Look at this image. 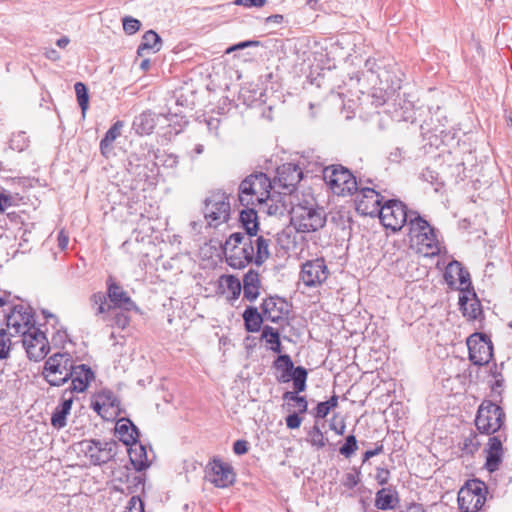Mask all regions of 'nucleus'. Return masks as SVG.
<instances>
[{
	"label": "nucleus",
	"instance_id": "obj_13",
	"mask_svg": "<svg viewBox=\"0 0 512 512\" xmlns=\"http://www.w3.org/2000/svg\"><path fill=\"white\" fill-rule=\"evenodd\" d=\"M469 359L475 365H485L492 358V343L484 335L474 333L467 339Z\"/></svg>",
	"mask_w": 512,
	"mask_h": 512
},
{
	"label": "nucleus",
	"instance_id": "obj_28",
	"mask_svg": "<svg viewBox=\"0 0 512 512\" xmlns=\"http://www.w3.org/2000/svg\"><path fill=\"white\" fill-rule=\"evenodd\" d=\"M240 222L246 231L245 237H255L259 230V223L255 207L249 206L240 212Z\"/></svg>",
	"mask_w": 512,
	"mask_h": 512
},
{
	"label": "nucleus",
	"instance_id": "obj_50",
	"mask_svg": "<svg viewBox=\"0 0 512 512\" xmlns=\"http://www.w3.org/2000/svg\"><path fill=\"white\" fill-rule=\"evenodd\" d=\"M457 283H459V289L461 291L460 294L466 293L471 294L472 291L469 290L471 286L470 275L466 270H463L460 276L457 278Z\"/></svg>",
	"mask_w": 512,
	"mask_h": 512
},
{
	"label": "nucleus",
	"instance_id": "obj_48",
	"mask_svg": "<svg viewBox=\"0 0 512 512\" xmlns=\"http://www.w3.org/2000/svg\"><path fill=\"white\" fill-rule=\"evenodd\" d=\"M275 366L286 373H290L294 369V364L287 354L279 355L275 361Z\"/></svg>",
	"mask_w": 512,
	"mask_h": 512
},
{
	"label": "nucleus",
	"instance_id": "obj_42",
	"mask_svg": "<svg viewBox=\"0 0 512 512\" xmlns=\"http://www.w3.org/2000/svg\"><path fill=\"white\" fill-rule=\"evenodd\" d=\"M76 97L78 104L82 110V114L85 115L86 110L88 109L89 104V96H88V90L84 83L77 82L74 85Z\"/></svg>",
	"mask_w": 512,
	"mask_h": 512
},
{
	"label": "nucleus",
	"instance_id": "obj_25",
	"mask_svg": "<svg viewBox=\"0 0 512 512\" xmlns=\"http://www.w3.org/2000/svg\"><path fill=\"white\" fill-rule=\"evenodd\" d=\"M117 437L126 446H133L137 442L139 432L136 426L129 420L122 418L117 421L115 426Z\"/></svg>",
	"mask_w": 512,
	"mask_h": 512
},
{
	"label": "nucleus",
	"instance_id": "obj_62",
	"mask_svg": "<svg viewBox=\"0 0 512 512\" xmlns=\"http://www.w3.org/2000/svg\"><path fill=\"white\" fill-rule=\"evenodd\" d=\"M298 392L287 391L283 394L284 400L295 401L296 403L301 399L302 396L297 395Z\"/></svg>",
	"mask_w": 512,
	"mask_h": 512
},
{
	"label": "nucleus",
	"instance_id": "obj_14",
	"mask_svg": "<svg viewBox=\"0 0 512 512\" xmlns=\"http://www.w3.org/2000/svg\"><path fill=\"white\" fill-rule=\"evenodd\" d=\"M8 329H13L16 334L22 335L30 327H35L34 316L29 306L24 304L14 305L6 316Z\"/></svg>",
	"mask_w": 512,
	"mask_h": 512
},
{
	"label": "nucleus",
	"instance_id": "obj_33",
	"mask_svg": "<svg viewBox=\"0 0 512 512\" xmlns=\"http://www.w3.org/2000/svg\"><path fill=\"white\" fill-rule=\"evenodd\" d=\"M161 49V38L153 30L145 32L142 37V42L137 49V54L143 56L144 51L151 50L153 53L158 52Z\"/></svg>",
	"mask_w": 512,
	"mask_h": 512
},
{
	"label": "nucleus",
	"instance_id": "obj_21",
	"mask_svg": "<svg viewBox=\"0 0 512 512\" xmlns=\"http://www.w3.org/2000/svg\"><path fill=\"white\" fill-rule=\"evenodd\" d=\"M486 453V469L489 472L498 470L503 456L502 441L499 436H493L489 438Z\"/></svg>",
	"mask_w": 512,
	"mask_h": 512
},
{
	"label": "nucleus",
	"instance_id": "obj_29",
	"mask_svg": "<svg viewBox=\"0 0 512 512\" xmlns=\"http://www.w3.org/2000/svg\"><path fill=\"white\" fill-rule=\"evenodd\" d=\"M260 279L258 272L249 270L243 278V294L249 301H254L259 295Z\"/></svg>",
	"mask_w": 512,
	"mask_h": 512
},
{
	"label": "nucleus",
	"instance_id": "obj_51",
	"mask_svg": "<svg viewBox=\"0 0 512 512\" xmlns=\"http://www.w3.org/2000/svg\"><path fill=\"white\" fill-rule=\"evenodd\" d=\"M288 374L292 378L293 381H298V380L306 381L307 380V370L302 366L294 367V369Z\"/></svg>",
	"mask_w": 512,
	"mask_h": 512
},
{
	"label": "nucleus",
	"instance_id": "obj_47",
	"mask_svg": "<svg viewBox=\"0 0 512 512\" xmlns=\"http://www.w3.org/2000/svg\"><path fill=\"white\" fill-rule=\"evenodd\" d=\"M480 441L477 438V435L470 434L466 437L462 444V450L467 454L475 453L480 447Z\"/></svg>",
	"mask_w": 512,
	"mask_h": 512
},
{
	"label": "nucleus",
	"instance_id": "obj_31",
	"mask_svg": "<svg viewBox=\"0 0 512 512\" xmlns=\"http://www.w3.org/2000/svg\"><path fill=\"white\" fill-rule=\"evenodd\" d=\"M252 242L255 255L253 262L260 266L270 257L269 247L271 240L262 235L258 236L256 234L255 237H252Z\"/></svg>",
	"mask_w": 512,
	"mask_h": 512
},
{
	"label": "nucleus",
	"instance_id": "obj_52",
	"mask_svg": "<svg viewBox=\"0 0 512 512\" xmlns=\"http://www.w3.org/2000/svg\"><path fill=\"white\" fill-rule=\"evenodd\" d=\"M267 3V0H235L234 4L243 6L245 8L251 7H263Z\"/></svg>",
	"mask_w": 512,
	"mask_h": 512
},
{
	"label": "nucleus",
	"instance_id": "obj_43",
	"mask_svg": "<svg viewBox=\"0 0 512 512\" xmlns=\"http://www.w3.org/2000/svg\"><path fill=\"white\" fill-rule=\"evenodd\" d=\"M365 68H366L367 72L377 75V79H378L380 85H382L383 82L388 83V81H389L388 72L384 69H381V67L377 64L376 60L368 59L365 62Z\"/></svg>",
	"mask_w": 512,
	"mask_h": 512
},
{
	"label": "nucleus",
	"instance_id": "obj_40",
	"mask_svg": "<svg viewBox=\"0 0 512 512\" xmlns=\"http://www.w3.org/2000/svg\"><path fill=\"white\" fill-rule=\"evenodd\" d=\"M464 268L462 267L461 263L458 261H452L450 262L444 273V278L446 282L450 286H454L457 283V278L460 276Z\"/></svg>",
	"mask_w": 512,
	"mask_h": 512
},
{
	"label": "nucleus",
	"instance_id": "obj_34",
	"mask_svg": "<svg viewBox=\"0 0 512 512\" xmlns=\"http://www.w3.org/2000/svg\"><path fill=\"white\" fill-rule=\"evenodd\" d=\"M122 126V122L117 121L106 132L105 136L100 142V150L102 155L107 157L108 154L111 152L112 144L120 136Z\"/></svg>",
	"mask_w": 512,
	"mask_h": 512
},
{
	"label": "nucleus",
	"instance_id": "obj_19",
	"mask_svg": "<svg viewBox=\"0 0 512 512\" xmlns=\"http://www.w3.org/2000/svg\"><path fill=\"white\" fill-rule=\"evenodd\" d=\"M94 378V374L90 367L85 364L74 365L72 363V375L69 380H71V385L66 391L74 392H84L90 381Z\"/></svg>",
	"mask_w": 512,
	"mask_h": 512
},
{
	"label": "nucleus",
	"instance_id": "obj_45",
	"mask_svg": "<svg viewBox=\"0 0 512 512\" xmlns=\"http://www.w3.org/2000/svg\"><path fill=\"white\" fill-rule=\"evenodd\" d=\"M221 284L231 291L233 296H238L241 292V283L238 278L233 275L221 277Z\"/></svg>",
	"mask_w": 512,
	"mask_h": 512
},
{
	"label": "nucleus",
	"instance_id": "obj_4",
	"mask_svg": "<svg viewBox=\"0 0 512 512\" xmlns=\"http://www.w3.org/2000/svg\"><path fill=\"white\" fill-rule=\"evenodd\" d=\"M115 441H101L94 439L83 440L76 445V451L83 455L90 464L102 465L109 462L117 454Z\"/></svg>",
	"mask_w": 512,
	"mask_h": 512
},
{
	"label": "nucleus",
	"instance_id": "obj_20",
	"mask_svg": "<svg viewBox=\"0 0 512 512\" xmlns=\"http://www.w3.org/2000/svg\"><path fill=\"white\" fill-rule=\"evenodd\" d=\"M286 302L280 298L270 297L262 303V315L267 321L278 323L287 314Z\"/></svg>",
	"mask_w": 512,
	"mask_h": 512
},
{
	"label": "nucleus",
	"instance_id": "obj_17",
	"mask_svg": "<svg viewBox=\"0 0 512 512\" xmlns=\"http://www.w3.org/2000/svg\"><path fill=\"white\" fill-rule=\"evenodd\" d=\"M107 296L111 302V306L114 309H122L125 311H131L136 309L134 301L130 298L128 293L114 280L112 276H109L107 281Z\"/></svg>",
	"mask_w": 512,
	"mask_h": 512
},
{
	"label": "nucleus",
	"instance_id": "obj_63",
	"mask_svg": "<svg viewBox=\"0 0 512 512\" xmlns=\"http://www.w3.org/2000/svg\"><path fill=\"white\" fill-rule=\"evenodd\" d=\"M10 203V196L0 194V214L5 211L6 206Z\"/></svg>",
	"mask_w": 512,
	"mask_h": 512
},
{
	"label": "nucleus",
	"instance_id": "obj_16",
	"mask_svg": "<svg viewBox=\"0 0 512 512\" xmlns=\"http://www.w3.org/2000/svg\"><path fill=\"white\" fill-rule=\"evenodd\" d=\"M303 177L302 170L295 164L286 163L277 169L275 183L283 189V193H292Z\"/></svg>",
	"mask_w": 512,
	"mask_h": 512
},
{
	"label": "nucleus",
	"instance_id": "obj_22",
	"mask_svg": "<svg viewBox=\"0 0 512 512\" xmlns=\"http://www.w3.org/2000/svg\"><path fill=\"white\" fill-rule=\"evenodd\" d=\"M92 408L100 416L106 417L110 410L115 411L118 408V400L112 391L104 389L95 395Z\"/></svg>",
	"mask_w": 512,
	"mask_h": 512
},
{
	"label": "nucleus",
	"instance_id": "obj_57",
	"mask_svg": "<svg viewBox=\"0 0 512 512\" xmlns=\"http://www.w3.org/2000/svg\"><path fill=\"white\" fill-rule=\"evenodd\" d=\"M233 451L237 455H243L248 451V442L245 440H237L233 444Z\"/></svg>",
	"mask_w": 512,
	"mask_h": 512
},
{
	"label": "nucleus",
	"instance_id": "obj_41",
	"mask_svg": "<svg viewBox=\"0 0 512 512\" xmlns=\"http://www.w3.org/2000/svg\"><path fill=\"white\" fill-rule=\"evenodd\" d=\"M307 441L316 449H321L326 446L328 439L317 425H314L308 432Z\"/></svg>",
	"mask_w": 512,
	"mask_h": 512
},
{
	"label": "nucleus",
	"instance_id": "obj_26",
	"mask_svg": "<svg viewBox=\"0 0 512 512\" xmlns=\"http://www.w3.org/2000/svg\"><path fill=\"white\" fill-rule=\"evenodd\" d=\"M459 305L463 315L469 320H476L482 314L481 304L474 292L460 294Z\"/></svg>",
	"mask_w": 512,
	"mask_h": 512
},
{
	"label": "nucleus",
	"instance_id": "obj_10",
	"mask_svg": "<svg viewBox=\"0 0 512 512\" xmlns=\"http://www.w3.org/2000/svg\"><path fill=\"white\" fill-rule=\"evenodd\" d=\"M486 486L481 481L467 483L458 492V504L462 512H477L485 503Z\"/></svg>",
	"mask_w": 512,
	"mask_h": 512
},
{
	"label": "nucleus",
	"instance_id": "obj_46",
	"mask_svg": "<svg viewBox=\"0 0 512 512\" xmlns=\"http://www.w3.org/2000/svg\"><path fill=\"white\" fill-rule=\"evenodd\" d=\"M358 449L357 440L354 435H349L345 439V443L340 447L339 452L346 458L351 457L352 454Z\"/></svg>",
	"mask_w": 512,
	"mask_h": 512
},
{
	"label": "nucleus",
	"instance_id": "obj_54",
	"mask_svg": "<svg viewBox=\"0 0 512 512\" xmlns=\"http://www.w3.org/2000/svg\"><path fill=\"white\" fill-rule=\"evenodd\" d=\"M126 512H144L143 504H142L141 500L139 498L133 496L129 500V505L127 507Z\"/></svg>",
	"mask_w": 512,
	"mask_h": 512
},
{
	"label": "nucleus",
	"instance_id": "obj_60",
	"mask_svg": "<svg viewBox=\"0 0 512 512\" xmlns=\"http://www.w3.org/2000/svg\"><path fill=\"white\" fill-rule=\"evenodd\" d=\"M69 237L64 231H60L58 235V245L61 250H65L68 246Z\"/></svg>",
	"mask_w": 512,
	"mask_h": 512
},
{
	"label": "nucleus",
	"instance_id": "obj_49",
	"mask_svg": "<svg viewBox=\"0 0 512 512\" xmlns=\"http://www.w3.org/2000/svg\"><path fill=\"white\" fill-rule=\"evenodd\" d=\"M140 26V21L133 17L127 16L123 18V29L129 35L136 33L140 29Z\"/></svg>",
	"mask_w": 512,
	"mask_h": 512
},
{
	"label": "nucleus",
	"instance_id": "obj_30",
	"mask_svg": "<svg viewBox=\"0 0 512 512\" xmlns=\"http://www.w3.org/2000/svg\"><path fill=\"white\" fill-rule=\"evenodd\" d=\"M409 227V238L413 244L419 237L426 232L430 224L423 219L418 212L410 211V219L407 222Z\"/></svg>",
	"mask_w": 512,
	"mask_h": 512
},
{
	"label": "nucleus",
	"instance_id": "obj_18",
	"mask_svg": "<svg viewBox=\"0 0 512 512\" xmlns=\"http://www.w3.org/2000/svg\"><path fill=\"white\" fill-rule=\"evenodd\" d=\"M207 478L216 487L226 488L233 484L234 473L229 464L223 463L219 460H214L210 463Z\"/></svg>",
	"mask_w": 512,
	"mask_h": 512
},
{
	"label": "nucleus",
	"instance_id": "obj_53",
	"mask_svg": "<svg viewBox=\"0 0 512 512\" xmlns=\"http://www.w3.org/2000/svg\"><path fill=\"white\" fill-rule=\"evenodd\" d=\"M302 423V418L297 413L290 414L286 417V425L289 429H297Z\"/></svg>",
	"mask_w": 512,
	"mask_h": 512
},
{
	"label": "nucleus",
	"instance_id": "obj_37",
	"mask_svg": "<svg viewBox=\"0 0 512 512\" xmlns=\"http://www.w3.org/2000/svg\"><path fill=\"white\" fill-rule=\"evenodd\" d=\"M263 315H261L256 308L248 307L243 313L245 328L248 332H258L263 322Z\"/></svg>",
	"mask_w": 512,
	"mask_h": 512
},
{
	"label": "nucleus",
	"instance_id": "obj_12",
	"mask_svg": "<svg viewBox=\"0 0 512 512\" xmlns=\"http://www.w3.org/2000/svg\"><path fill=\"white\" fill-rule=\"evenodd\" d=\"M329 270L323 258L308 260L302 264L300 279L309 288L321 286L328 278Z\"/></svg>",
	"mask_w": 512,
	"mask_h": 512
},
{
	"label": "nucleus",
	"instance_id": "obj_44",
	"mask_svg": "<svg viewBox=\"0 0 512 512\" xmlns=\"http://www.w3.org/2000/svg\"><path fill=\"white\" fill-rule=\"evenodd\" d=\"M10 336L5 329H0V359H7L10 355L12 348Z\"/></svg>",
	"mask_w": 512,
	"mask_h": 512
},
{
	"label": "nucleus",
	"instance_id": "obj_1",
	"mask_svg": "<svg viewBox=\"0 0 512 512\" xmlns=\"http://www.w3.org/2000/svg\"><path fill=\"white\" fill-rule=\"evenodd\" d=\"M271 189L272 183L266 174H251L239 185V202L244 207L267 205L271 200Z\"/></svg>",
	"mask_w": 512,
	"mask_h": 512
},
{
	"label": "nucleus",
	"instance_id": "obj_59",
	"mask_svg": "<svg viewBox=\"0 0 512 512\" xmlns=\"http://www.w3.org/2000/svg\"><path fill=\"white\" fill-rule=\"evenodd\" d=\"M383 450V446L380 445V446H377L375 449L373 450H368L366 451L364 454H363V462H366L368 461L370 458L380 454Z\"/></svg>",
	"mask_w": 512,
	"mask_h": 512
},
{
	"label": "nucleus",
	"instance_id": "obj_15",
	"mask_svg": "<svg viewBox=\"0 0 512 512\" xmlns=\"http://www.w3.org/2000/svg\"><path fill=\"white\" fill-rule=\"evenodd\" d=\"M383 197L373 188H362L355 198L356 210L365 216H379Z\"/></svg>",
	"mask_w": 512,
	"mask_h": 512
},
{
	"label": "nucleus",
	"instance_id": "obj_38",
	"mask_svg": "<svg viewBox=\"0 0 512 512\" xmlns=\"http://www.w3.org/2000/svg\"><path fill=\"white\" fill-rule=\"evenodd\" d=\"M396 493L389 488H382L376 493L375 506L381 510L394 508V502H397Z\"/></svg>",
	"mask_w": 512,
	"mask_h": 512
},
{
	"label": "nucleus",
	"instance_id": "obj_6",
	"mask_svg": "<svg viewBox=\"0 0 512 512\" xmlns=\"http://www.w3.org/2000/svg\"><path fill=\"white\" fill-rule=\"evenodd\" d=\"M72 363L70 354L56 353L46 360L42 375L49 385L61 386L71 378Z\"/></svg>",
	"mask_w": 512,
	"mask_h": 512
},
{
	"label": "nucleus",
	"instance_id": "obj_23",
	"mask_svg": "<svg viewBox=\"0 0 512 512\" xmlns=\"http://www.w3.org/2000/svg\"><path fill=\"white\" fill-rule=\"evenodd\" d=\"M73 403V394L71 391L64 390L61 397V403L55 408L52 417L51 424L55 428H63L66 426V417L70 413Z\"/></svg>",
	"mask_w": 512,
	"mask_h": 512
},
{
	"label": "nucleus",
	"instance_id": "obj_27",
	"mask_svg": "<svg viewBox=\"0 0 512 512\" xmlns=\"http://www.w3.org/2000/svg\"><path fill=\"white\" fill-rule=\"evenodd\" d=\"M158 122V116L150 111L141 113L135 118L133 126L140 135H149L153 132Z\"/></svg>",
	"mask_w": 512,
	"mask_h": 512
},
{
	"label": "nucleus",
	"instance_id": "obj_64",
	"mask_svg": "<svg viewBox=\"0 0 512 512\" xmlns=\"http://www.w3.org/2000/svg\"><path fill=\"white\" fill-rule=\"evenodd\" d=\"M406 512H425V511H424V508H423V506L421 504L411 503L407 507Z\"/></svg>",
	"mask_w": 512,
	"mask_h": 512
},
{
	"label": "nucleus",
	"instance_id": "obj_24",
	"mask_svg": "<svg viewBox=\"0 0 512 512\" xmlns=\"http://www.w3.org/2000/svg\"><path fill=\"white\" fill-rule=\"evenodd\" d=\"M413 245L418 247L419 252L426 256H433L440 252V244L434 228L429 226L425 233L417 239Z\"/></svg>",
	"mask_w": 512,
	"mask_h": 512
},
{
	"label": "nucleus",
	"instance_id": "obj_56",
	"mask_svg": "<svg viewBox=\"0 0 512 512\" xmlns=\"http://www.w3.org/2000/svg\"><path fill=\"white\" fill-rule=\"evenodd\" d=\"M389 476H390V472L389 470H387L386 468H377V473H376V480L378 482V484L380 485H385L388 483V480H389Z\"/></svg>",
	"mask_w": 512,
	"mask_h": 512
},
{
	"label": "nucleus",
	"instance_id": "obj_8",
	"mask_svg": "<svg viewBox=\"0 0 512 512\" xmlns=\"http://www.w3.org/2000/svg\"><path fill=\"white\" fill-rule=\"evenodd\" d=\"M503 409L491 401H484L478 408L475 425L484 434L491 435L503 425Z\"/></svg>",
	"mask_w": 512,
	"mask_h": 512
},
{
	"label": "nucleus",
	"instance_id": "obj_35",
	"mask_svg": "<svg viewBox=\"0 0 512 512\" xmlns=\"http://www.w3.org/2000/svg\"><path fill=\"white\" fill-rule=\"evenodd\" d=\"M127 312L128 311L122 309H120V311L114 309L107 315L103 316L102 320L109 326L125 329L130 323V317Z\"/></svg>",
	"mask_w": 512,
	"mask_h": 512
},
{
	"label": "nucleus",
	"instance_id": "obj_7",
	"mask_svg": "<svg viewBox=\"0 0 512 512\" xmlns=\"http://www.w3.org/2000/svg\"><path fill=\"white\" fill-rule=\"evenodd\" d=\"M323 179L336 195H351L357 191V181L351 172L341 165H331L323 169Z\"/></svg>",
	"mask_w": 512,
	"mask_h": 512
},
{
	"label": "nucleus",
	"instance_id": "obj_11",
	"mask_svg": "<svg viewBox=\"0 0 512 512\" xmlns=\"http://www.w3.org/2000/svg\"><path fill=\"white\" fill-rule=\"evenodd\" d=\"M21 336L23 347L30 360L38 362L46 357L50 346L44 332L37 327H30V330H26Z\"/></svg>",
	"mask_w": 512,
	"mask_h": 512
},
{
	"label": "nucleus",
	"instance_id": "obj_61",
	"mask_svg": "<svg viewBox=\"0 0 512 512\" xmlns=\"http://www.w3.org/2000/svg\"><path fill=\"white\" fill-rule=\"evenodd\" d=\"M45 56L51 61H58L61 58L59 52L53 48L46 50Z\"/></svg>",
	"mask_w": 512,
	"mask_h": 512
},
{
	"label": "nucleus",
	"instance_id": "obj_36",
	"mask_svg": "<svg viewBox=\"0 0 512 512\" xmlns=\"http://www.w3.org/2000/svg\"><path fill=\"white\" fill-rule=\"evenodd\" d=\"M261 339L266 342L271 351L274 353H281L282 345L280 335L275 328L268 325L264 326L262 329Z\"/></svg>",
	"mask_w": 512,
	"mask_h": 512
},
{
	"label": "nucleus",
	"instance_id": "obj_55",
	"mask_svg": "<svg viewBox=\"0 0 512 512\" xmlns=\"http://www.w3.org/2000/svg\"><path fill=\"white\" fill-rule=\"evenodd\" d=\"M331 409L329 406L324 402H319L315 409V417L323 419L325 418L329 413Z\"/></svg>",
	"mask_w": 512,
	"mask_h": 512
},
{
	"label": "nucleus",
	"instance_id": "obj_3",
	"mask_svg": "<svg viewBox=\"0 0 512 512\" xmlns=\"http://www.w3.org/2000/svg\"><path fill=\"white\" fill-rule=\"evenodd\" d=\"M326 223V214L322 208L309 204H298L292 208L291 224L299 233L316 232Z\"/></svg>",
	"mask_w": 512,
	"mask_h": 512
},
{
	"label": "nucleus",
	"instance_id": "obj_9",
	"mask_svg": "<svg viewBox=\"0 0 512 512\" xmlns=\"http://www.w3.org/2000/svg\"><path fill=\"white\" fill-rule=\"evenodd\" d=\"M381 223L393 232L401 230L410 219V211L406 205L399 200H388L382 205L379 213Z\"/></svg>",
	"mask_w": 512,
	"mask_h": 512
},
{
	"label": "nucleus",
	"instance_id": "obj_5",
	"mask_svg": "<svg viewBox=\"0 0 512 512\" xmlns=\"http://www.w3.org/2000/svg\"><path fill=\"white\" fill-rule=\"evenodd\" d=\"M231 213L229 197L225 192L214 191L206 197L203 215L210 227H218L228 222Z\"/></svg>",
	"mask_w": 512,
	"mask_h": 512
},
{
	"label": "nucleus",
	"instance_id": "obj_32",
	"mask_svg": "<svg viewBox=\"0 0 512 512\" xmlns=\"http://www.w3.org/2000/svg\"><path fill=\"white\" fill-rule=\"evenodd\" d=\"M129 457L137 470H143L149 466L146 449L138 442L133 444V446H130Z\"/></svg>",
	"mask_w": 512,
	"mask_h": 512
},
{
	"label": "nucleus",
	"instance_id": "obj_58",
	"mask_svg": "<svg viewBox=\"0 0 512 512\" xmlns=\"http://www.w3.org/2000/svg\"><path fill=\"white\" fill-rule=\"evenodd\" d=\"M259 45V41H253V40H250V41H244V42H240L232 47H230L228 50H227V53L231 52V51H235V50H239V49H244L246 47H251V46H258Z\"/></svg>",
	"mask_w": 512,
	"mask_h": 512
},
{
	"label": "nucleus",
	"instance_id": "obj_39",
	"mask_svg": "<svg viewBox=\"0 0 512 512\" xmlns=\"http://www.w3.org/2000/svg\"><path fill=\"white\" fill-rule=\"evenodd\" d=\"M89 301L95 310V315L101 318L113 310L111 304H107L106 295L102 292L92 294Z\"/></svg>",
	"mask_w": 512,
	"mask_h": 512
},
{
	"label": "nucleus",
	"instance_id": "obj_2",
	"mask_svg": "<svg viewBox=\"0 0 512 512\" xmlns=\"http://www.w3.org/2000/svg\"><path fill=\"white\" fill-rule=\"evenodd\" d=\"M226 262L236 269L246 267L253 262L254 248L251 237H245L240 232L232 233L224 244Z\"/></svg>",
	"mask_w": 512,
	"mask_h": 512
}]
</instances>
